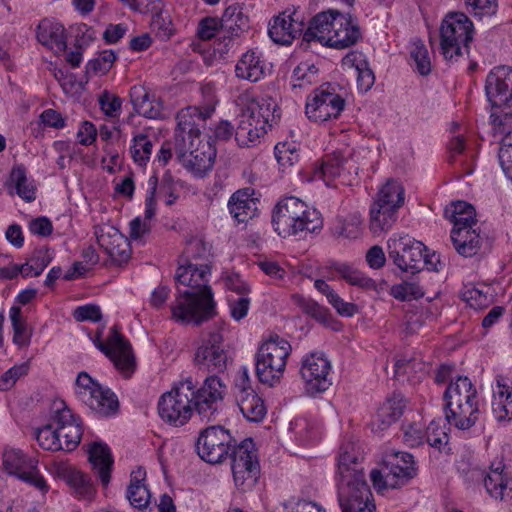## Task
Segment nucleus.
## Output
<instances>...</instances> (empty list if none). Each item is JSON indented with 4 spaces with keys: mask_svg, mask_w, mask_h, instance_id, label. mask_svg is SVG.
<instances>
[{
    "mask_svg": "<svg viewBox=\"0 0 512 512\" xmlns=\"http://www.w3.org/2000/svg\"><path fill=\"white\" fill-rule=\"evenodd\" d=\"M225 388V384L216 376L206 377L199 388H196L191 377H187L160 397L159 416L175 427L186 424L193 411L202 420L208 422L215 420L224 398Z\"/></svg>",
    "mask_w": 512,
    "mask_h": 512,
    "instance_id": "f257e3e1",
    "label": "nucleus"
},
{
    "mask_svg": "<svg viewBox=\"0 0 512 512\" xmlns=\"http://www.w3.org/2000/svg\"><path fill=\"white\" fill-rule=\"evenodd\" d=\"M210 270L208 263L179 265L175 279L189 289L180 291L171 307L175 320L200 325L215 315L213 292L209 286Z\"/></svg>",
    "mask_w": 512,
    "mask_h": 512,
    "instance_id": "f03ea898",
    "label": "nucleus"
},
{
    "mask_svg": "<svg viewBox=\"0 0 512 512\" xmlns=\"http://www.w3.org/2000/svg\"><path fill=\"white\" fill-rule=\"evenodd\" d=\"M214 111L213 106H189L177 114L178 124L174 137L176 156L187 170L196 175L204 174L213 165L215 152L211 151L210 141L209 151L200 148V136L201 131L205 129L206 120Z\"/></svg>",
    "mask_w": 512,
    "mask_h": 512,
    "instance_id": "7ed1b4c3",
    "label": "nucleus"
},
{
    "mask_svg": "<svg viewBox=\"0 0 512 512\" xmlns=\"http://www.w3.org/2000/svg\"><path fill=\"white\" fill-rule=\"evenodd\" d=\"M272 225L281 237L313 233L320 230L323 221L320 213L296 197H286L278 202L272 214Z\"/></svg>",
    "mask_w": 512,
    "mask_h": 512,
    "instance_id": "20e7f679",
    "label": "nucleus"
},
{
    "mask_svg": "<svg viewBox=\"0 0 512 512\" xmlns=\"http://www.w3.org/2000/svg\"><path fill=\"white\" fill-rule=\"evenodd\" d=\"M445 418L458 430H469L479 419L477 390L471 380L459 376L444 392Z\"/></svg>",
    "mask_w": 512,
    "mask_h": 512,
    "instance_id": "39448f33",
    "label": "nucleus"
},
{
    "mask_svg": "<svg viewBox=\"0 0 512 512\" xmlns=\"http://www.w3.org/2000/svg\"><path fill=\"white\" fill-rule=\"evenodd\" d=\"M291 353L290 343L279 336L264 342L256 354V374L263 384L273 386L282 378L287 357Z\"/></svg>",
    "mask_w": 512,
    "mask_h": 512,
    "instance_id": "423d86ee",
    "label": "nucleus"
},
{
    "mask_svg": "<svg viewBox=\"0 0 512 512\" xmlns=\"http://www.w3.org/2000/svg\"><path fill=\"white\" fill-rule=\"evenodd\" d=\"M416 473L415 461L410 453L392 452L384 457L381 469L371 471L370 477L373 486L381 491L404 486Z\"/></svg>",
    "mask_w": 512,
    "mask_h": 512,
    "instance_id": "0eeeda50",
    "label": "nucleus"
},
{
    "mask_svg": "<svg viewBox=\"0 0 512 512\" xmlns=\"http://www.w3.org/2000/svg\"><path fill=\"white\" fill-rule=\"evenodd\" d=\"M473 24L463 13H452L445 17L440 28V47L446 60L461 55V45L468 47L472 41Z\"/></svg>",
    "mask_w": 512,
    "mask_h": 512,
    "instance_id": "6e6552de",
    "label": "nucleus"
},
{
    "mask_svg": "<svg viewBox=\"0 0 512 512\" xmlns=\"http://www.w3.org/2000/svg\"><path fill=\"white\" fill-rule=\"evenodd\" d=\"M344 107L342 96L336 93L330 83H325L307 98L305 113L310 120L322 123L338 118Z\"/></svg>",
    "mask_w": 512,
    "mask_h": 512,
    "instance_id": "1a4fd4ad",
    "label": "nucleus"
},
{
    "mask_svg": "<svg viewBox=\"0 0 512 512\" xmlns=\"http://www.w3.org/2000/svg\"><path fill=\"white\" fill-rule=\"evenodd\" d=\"M253 447V441L246 439L234 446L230 454L235 485L243 491L254 486L260 475V465Z\"/></svg>",
    "mask_w": 512,
    "mask_h": 512,
    "instance_id": "9d476101",
    "label": "nucleus"
},
{
    "mask_svg": "<svg viewBox=\"0 0 512 512\" xmlns=\"http://www.w3.org/2000/svg\"><path fill=\"white\" fill-rule=\"evenodd\" d=\"M236 445L228 430L221 426H211L204 429L197 440L198 455L206 462L216 464L232 453Z\"/></svg>",
    "mask_w": 512,
    "mask_h": 512,
    "instance_id": "9b49d317",
    "label": "nucleus"
},
{
    "mask_svg": "<svg viewBox=\"0 0 512 512\" xmlns=\"http://www.w3.org/2000/svg\"><path fill=\"white\" fill-rule=\"evenodd\" d=\"M338 501L342 512H375L376 505L365 478L338 480Z\"/></svg>",
    "mask_w": 512,
    "mask_h": 512,
    "instance_id": "f8f14e48",
    "label": "nucleus"
},
{
    "mask_svg": "<svg viewBox=\"0 0 512 512\" xmlns=\"http://www.w3.org/2000/svg\"><path fill=\"white\" fill-rule=\"evenodd\" d=\"M234 386L235 400L243 416L250 422H261L267 414V407L263 398L252 388L246 367L238 371Z\"/></svg>",
    "mask_w": 512,
    "mask_h": 512,
    "instance_id": "ddd939ff",
    "label": "nucleus"
},
{
    "mask_svg": "<svg viewBox=\"0 0 512 512\" xmlns=\"http://www.w3.org/2000/svg\"><path fill=\"white\" fill-rule=\"evenodd\" d=\"M426 246L407 236L388 241V256L403 272L415 274L423 269Z\"/></svg>",
    "mask_w": 512,
    "mask_h": 512,
    "instance_id": "4468645a",
    "label": "nucleus"
},
{
    "mask_svg": "<svg viewBox=\"0 0 512 512\" xmlns=\"http://www.w3.org/2000/svg\"><path fill=\"white\" fill-rule=\"evenodd\" d=\"M37 465L38 461L35 458L27 456L20 450L10 449L3 454V467L8 474L46 492L48 485L40 475Z\"/></svg>",
    "mask_w": 512,
    "mask_h": 512,
    "instance_id": "2eb2a0df",
    "label": "nucleus"
},
{
    "mask_svg": "<svg viewBox=\"0 0 512 512\" xmlns=\"http://www.w3.org/2000/svg\"><path fill=\"white\" fill-rule=\"evenodd\" d=\"M223 337L219 332H213L204 339L195 353L194 362L199 370L212 373V376L222 373L227 368V353L222 347Z\"/></svg>",
    "mask_w": 512,
    "mask_h": 512,
    "instance_id": "dca6fc26",
    "label": "nucleus"
},
{
    "mask_svg": "<svg viewBox=\"0 0 512 512\" xmlns=\"http://www.w3.org/2000/svg\"><path fill=\"white\" fill-rule=\"evenodd\" d=\"M101 332L97 333L95 341L96 347L109 357L116 368L127 375L131 374L135 367V358L132 347L119 332L117 326H113L110 330L107 343L100 340Z\"/></svg>",
    "mask_w": 512,
    "mask_h": 512,
    "instance_id": "f3484780",
    "label": "nucleus"
},
{
    "mask_svg": "<svg viewBox=\"0 0 512 512\" xmlns=\"http://www.w3.org/2000/svg\"><path fill=\"white\" fill-rule=\"evenodd\" d=\"M305 27V18L298 9H286L269 22L268 34L274 43L289 45L303 36Z\"/></svg>",
    "mask_w": 512,
    "mask_h": 512,
    "instance_id": "a211bd4d",
    "label": "nucleus"
},
{
    "mask_svg": "<svg viewBox=\"0 0 512 512\" xmlns=\"http://www.w3.org/2000/svg\"><path fill=\"white\" fill-rule=\"evenodd\" d=\"M330 370V361L322 353H311L303 359L300 373L308 394L314 395L329 389L332 385Z\"/></svg>",
    "mask_w": 512,
    "mask_h": 512,
    "instance_id": "6ab92c4d",
    "label": "nucleus"
},
{
    "mask_svg": "<svg viewBox=\"0 0 512 512\" xmlns=\"http://www.w3.org/2000/svg\"><path fill=\"white\" fill-rule=\"evenodd\" d=\"M358 169L352 149L346 148L327 154L320 167L315 170L314 178H321L327 184L337 177L350 181L352 175H357Z\"/></svg>",
    "mask_w": 512,
    "mask_h": 512,
    "instance_id": "aec40b11",
    "label": "nucleus"
},
{
    "mask_svg": "<svg viewBox=\"0 0 512 512\" xmlns=\"http://www.w3.org/2000/svg\"><path fill=\"white\" fill-rule=\"evenodd\" d=\"M51 421L54 422L58 436L62 440L63 450H75L83 434L79 417H76L64 402H60L51 416Z\"/></svg>",
    "mask_w": 512,
    "mask_h": 512,
    "instance_id": "412c9836",
    "label": "nucleus"
},
{
    "mask_svg": "<svg viewBox=\"0 0 512 512\" xmlns=\"http://www.w3.org/2000/svg\"><path fill=\"white\" fill-rule=\"evenodd\" d=\"M94 229L98 245L115 264L121 265L130 259V243L117 228L111 225H102L95 226Z\"/></svg>",
    "mask_w": 512,
    "mask_h": 512,
    "instance_id": "4be33fe9",
    "label": "nucleus"
},
{
    "mask_svg": "<svg viewBox=\"0 0 512 512\" xmlns=\"http://www.w3.org/2000/svg\"><path fill=\"white\" fill-rule=\"evenodd\" d=\"M485 91L492 107H501L512 99V69L508 66L494 68L487 76Z\"/></svg>",
    "mask_w": 512,
    "mask_h": 512,
    "instance_id": "5701e85b",
    "label": "nucleus"
},
{
    "mask_svg": "<svg viewBox=\"0 0 512 512\" xmlns=\"http://www.w3.org/2000/svg\"><path fill=\"white\" fill-rule=\"evenodd\" d=\"M363 459V450L359 444L355 442L344 443L340 448L338 459L339 480L365 478L362 466Z\"/></svg>",
    "mask_w": 512,
    "mask_h": 512,
    "instance_id": "b1692460",
    "label": "nucleus"
},
{
    "mask_svg": "<svg viewBox=\"0 0 512 512\" xmlns=\"http://www.w3.org/2000/svg\"><path fill=\"white\" fill-rule=\"evenodd\" d=\"M361 38L359 26L350 15L336 12L329 47L345 49L358 42Z\"/></svg>",
    "mask_w": 512,
    "mask_h": 512,
    "instance_id": "393cba45",
    "label": "nucleus"
},
{
    "mask_svg": "<svg viewBox=\"0 0 512 512\" xmlns=\"http://www.w3.org/2000/svg\"><path fill=\"white\" fill-rule=\"evenodd\" d=\"M267 133L265 121L256 118L252 110L245 108L239 115L235 140L241 147H248Z\"/></svg>",
    "mask_w": 512,
    "mask_h": 512,
    "instance_id": "a878e982",
    "label": "nucleus"
},
{
    "mask_svg": "<svg viewBox=\"0 0 512 512\" xmlns=\"http://www.w3.org/2000/svg\"><path fill=\"white\" fill-rule=\"evenodd\" d=\"M254 196V189L243 188L235 191L229 201L228 209L237 223H247L257 214V199Z\"/></svg>",
    "mask_w": 512,
    "mask_h": 512,
    "instance_id": "bb28decb",
    "label": "nucleus"
},
{
    "mask_svg": "<svg viewBox=\"0 0 512 512\" xmlns=\"http://www.w3.org/2000/svg\"><path fill=\"white\" fill-rule=\"evenodd\" d=\"M404 408L403 396L394 393L377 410L371 422L372 430L374 432L385 431L402 416Z\"/></svg>",
    "mask_w": 512,
    "mask_h": 512,
    "instance_id": "cd10ccee",
    "label": "nucleus"
},
{
    "mask_svg": "<svg viewBox=\"0 0 512 512\" xmlns=\"http://www.w3.org/2000/svg\"><path fill=\"white\" fill-rule=\"evenodd\" d=\"M88 454L93 471L98 475L102 485L107 487L114 463L110 448L102 442H94L89 445Z\"/></svg>",
    "mask_w": 512,
    "mask_h": 512,
    "instance_id": "c85d7f7f",
    "label": "nucleus"
},
{
    "mask_svg": "<svg viewBox=\"0 0 512 512\" xmlns=\"http://www.w3.org/2000/svg\"><path fill=\"white\" fill-rule=\"evenodd\" d=\"M336 12L337 11H328L315 15L309 21L307 28L304 29L303 40L306 42L318 41L328 46L333 31Z\"/></svg>",
    "mask_w": 512,
    "mask_h": 512,
    "instance_id": "c756f323",
    "label": "nucleus"
},
{
    "mask_svg": "<svg viewBox=\"0 0 512 512\" xmlns=\"http://www.w3.org/2000/svg\"><path fill=\"white\" fill-rule=\"evenodd\" d=\"M503 470L501 463L495 468L491 466L490 472L484 478V486L491 497L508 501L512 499V479Z\"/></svg>",
    "mask_w": 512,
    "mask_h": 512,
    "instance_id": "7c9ffc66",
    "label": "nucleus"
},
{
    "mask_svg": "<svg viewBox=\"0 0 512 512\" xmlns=\"http://www.w3.org/2000/svg\"><path fill=\"white\" fill-rule=\"evenodd\" d=\"M38 41L56 54L66 51L67 43L64 27L48 19H43L37 26Z\"/></svg>",
    "mask_w": 512,
    "mask_h": 512,
    "instance_id": "2f4dec72",
    "label": "nucleus"
},
{
    "mask_svg": "<svg viewBox=\"0 0 512 512\" xmlns=\"http://www.w3.org/2000/svg\"><path fill=\"white\" fill-rule=\"evenodd\" d=\"M83 394V403L101 415L109 416L116 413L119 408L118 399L109 388L99 385L90 394Z\"/></svg>",
    "mask_w": 512,
    "mask_h": 512,
    "instance_id": "473e14b6",
    "label": "nucleus"
},
{
    "mask_svg": "<svg viewBox=\"0 0 512 512\" xmlns=\"http://www.w3.org/2000/svg\"><path fill=\"white\" fill-rule=\"evenodd\" d=\"M492 414L498 421L512 419V387L503 376H497L493 391Z\"/></svg>",
    "mask_w": 512,
    "mask_h": 512,
    "instance_id": "72a5a7b5",
    "label": "nucleus"
},
{
    "mask_svg": "<svg viewBox=\"0 0 512 512\" xmlns=\"http://www.w3.org/2000/svg\"><path fill=\"white\" fill-rule=\"evenodd\" d=\"M130 101L135 112L146 118L156 119L162 114L161 103L152 99L145 87L135 85L130 89Z\"/></svg>",
    "mask_w": 512,
    "mask_h": 512,
    "instance_id": "f704fd0d",
    "label": "nucleus"
},
{
    "mask_svg": "<svg viewBox=\"0 0 512 512\" xmlns=\"http://www.w3.org/2000/svg\"><path fill=\"white\" fill-rule=\"evenodd\" d=\"M220 23V32L223 38L232 39L238 37L240 33L245 31L248 25V17L244 15L239 6H229L225 9Z\"/></svg>",
    "mask_w": 512,
    "mask_h": 512,
    "instance_id": "c9c22d12",
    "label": "nucleus"
},
{
    "mask_svg": "<svg viewBox=\"0 0 512 512\" xmlns=\"http://www.w3.org/2000/svg\"><path fill=\"white\" fill-rule=\"evenodd\" d=\"M451 240L456 251L464 257H472L480 249L481 238L479 233L473 228L452 229Z\"/></svg>",
    "mask_w": 512,
    "mask_h": 512,
    "instance_id": "e433bc0d",
    "label": "nucleus"
},
{
    "mask_svg": "<svg viewBox=\"0 0 512 512\" xmlns=\"http://www.w3.org/2000/svg\"><path fill=\"white\" fill-rule=\"evenodd\" d=\"M404 200L405 190L402 184L397 180L388 179L379 189L373 203L398 212L399 208L403 206Z\"/></svg>",
    "mask_w": 512,
    "mask_h": 512,
    "instance_id": "4c0bfd02",
    "label": "nucleus"
},
{
    "mask_svg": "<svg viewBox=\"0 0 512 512\" xmlns=\"http://www.w3.org/2000/svg\"><path fill=\"white\" fill-rule=\"evenodd\" d=\"M145 474V471L141 468L136 472H133L126 493V498L130 502L131 506L139 510L145 509L151 498L149 490L143 483Z\"/></svg>",
    "mask_w": 512,
    "mask_h": 512,
    "instance_id": "58836bf2",
    "label": "nucleus"
},
{
    "mask_svg": "<svg viewBox=\"0 0 512 512\" xmlns=\"http://www.w3.org/2000/svg\"><path fill=\"white\" fill-rule=\"evenodd\" d=\"M398 212L380 204L372 203L370 208L369 228L373 235L386 233L397 221Z\"/></svg>",
    "mask_w": 512,
    "mask_h": 512,
    "instance_id": "ea45409f",
    "label": "nucleus"
},
{
    "mask_svg": "<svg viewBox=\"0 0 512 512\" xmlns=\"http://www.w3.org/2000/svg\"><path fill=\"white\" fill-rule=\"evenodd\" d=\"M446 215L453 222V229L473 228L477 222L475 208L465 201L451 203L450 208L446 209Z\"/></svg>",
    "mask_w": 512,
    "mask_h": 512,
    "instance_id": "a19ab883",
    "label": "nucleus"
},
{
    "mask_svg": "<svg viewBox=\"0 0 512 512\" xmlns=\"http://www.w3.org/2000/svg\"><path fill=\"white\" fill-rule=\"evenodd\" d=\"M235 73L238 78L256 82L263 77L264 67L259 56L253 51H248L238 61Z\"/></svg>",
    "mask_w": 512,
    "mask_h": 512,
    "instance_id": "79ce46f5",
    "label": "nucleus"
},
{
    "mask_svg": "<svg viewBox=\"0 0 512 512\" xmlns=\"http://www.w3.org/2000/svg\"><path fill=\"white\" fill-rule=\"evenodd\" d=\"M66 481L79 499L89 502L93 500L96 488L90 476L80 470L71 469L67 472Z\"/></svg>",
    "mask_w": 512,
    "mask_h": 512,
    "instance_id": "37998d69",
    "label": "nucleus"
},
{
    "mask_svg": "<svg viewBox=\"0 0 512 512\" xmlns=\"http://www.w3.org/2000/svg\"><path fill=\"white\" fill-rule=\"evenodd\" d=\"M9 314L13 329V343L19 348L28 347L31 342L33 329L23 318L21 308L12 306Z\"/></svg>",
    "mask_w": 512,
    "mask_h": 512,
    "instance_id": "c03bdc74",
    "label": "nucleus"
},
{
    "mask_svg": "<svg viewBox=\"0 0 512 512\" xmlns=\"http://www.w3.org/2000/svg\"><path fill=\"white\" fill-rule=\"evenodd\" d=\"M211 246L202 238H192L183 251L182 264L208 263L210 265Z\"/></svg>",
    "mask_w": 512,
    "mask_h": 512,
    "instance_id": "a18cd8bd",
    "label": "nucleus"
},
{
    "mask_svg": "<svg viewBox=\"0 0 512 512\" xmlns=\"http://www.w3.org/2000/svg\"><path fill=\"white\" fill-rule=\"evenodd\" d=\"M329 269L336 272L342 279L351 285L371 288L374 286V281L366 277L362 272L357 270L353 265L343 262H332Z\"/></svg>",
    "mask_w": 512,
    "mask_h": 512,
    "instance_id": "49530a36",
    "label": "nucleus"
},
{
    "mask_svg": "<svg viewBox=\"0 0 512 512\" xmlns=\"http://www.w3.org/2000/svg\"><path fill=\"white\" fill-rule=\"evenodd\" d=\"M36 440L41 448L48 451L63 450V443L54 422L38 428L36 431Z\"/></svg>",
    "mask_w": 512,
    "mask_h": 512,
    "instance_id": "de8ad7c7",
    "label": "nucleus"
},
{
    "mask_svg": "<svg viewBox=\"0 0 512 512\" xmlns=\"http://www.w3.org/2000/svg\"><path fill=\"white\" fill-rule=\"evenodd\" d=\"M10 180L14 184L19 197L27 202H31L35 199V187L28 182L26 170L22 165L12 169Z\"/></svg>",
    "mask_w": 512,
    "mask_h": 512,
    "instance_id": "09e8293b",
    "label": "nucleus"
},
{
    "mask_svg": "<svg viewBox=\"0 0 512 512\" xmlns=\"http://www.w3.org/2000/svg\"><path fill=\"white\" fill-rule=\"evenodd\" d=\"M292 300L294 304L302 310L303 313L314 318L316 321L324 324L328 322L330 317L329 311L314 300L306 299L299 294L293 295Z\"/></svg>",
    "mask_w": 512,
    "mask_h": 512,
    "instance_id": "8fccbe9b",
    "label": "nucleus"
},
{
    "mask_svg": "<svg viewBox=\"0 0 512 512\" xmlns=\"http://www.w3.org/2000/svg\"><path fill=\"white\" fill-rule=\"evenodd\" d=\"M232 289L241 294L238 298H230L228 300L232 318L239 321L248 313L250 299L246 297L245 294L249 292V288L245 283H241L234 286Z\"/></svg>",
    "mask_w": 512,
    "mask_h": 512,
    "instance_id": "3c124183",
    "label": "nucleus"
},
{
    "mask_svg": "<svg viewBox=\"0 0 512 512\" xmlns=\"http://www.w3.org/2000/svg\"><path fill=\"white\" fill-rule=\"evenodd\" d=\"M318 69L307 62L300 63L292 74V87L305 88L317 82Z\"/></svg>",
    "mask_w": 512,
    "mask_h": 512,
    "instance_id": "603ef678",
    "label": "nucleus"
},
{
    "mask_svg": "<svg viewBox=\"0 0 512 512\" xmlns=\"http://www.w3.org/2000/svg\"><path fill=\"white\" fill-rule=\"evenodd\" d=\"M152 142L145 134H138L133 138L130 152L133 160L140 166L146 165L152 152Z\"/></svg>",
    "mask_w": 512,
    "mask_h": 512,
    "instance_id": "864d4df0",
    "label": "nucleus"
},
{
    "mask_svg": "<svg viewBox=\"0 0 512 512\" xmlns=\"http://www.w3.org/2000/svg\"><path fill=\"white\" fill-rule=\"evenodd\" d=\"M410 55L415 62L416 70L419 74L426 76L431 72L429 52L420 39L412 42Z\"/></svg>",
    "mask_w": 512,
    "mask_h": 512,
    "instance_id": "5fc2aeb1",
    "label": "nucleus"
},
{
    "mask_svg": "<svg viewBox=\"0 0 512 512\" xmlns=\"http://www.w3.org/2000/svg\"><path fill=\"white\" fill-rule=\"evenodd\" d=\"M390 294L397 300L409 301L424 296V291L416 282L403 281L395 284L390 289Z\"/></svg>",
    "mask_w": 512,
    "mask_h": 512,
    "instance_id": "6e6d98bb",
    "label": "nucleus"
},
{
    "mask_svg": "<svg viewBox=\"0 0 512 512\" xmlns=\"http://www.w3.org/2000/svg\"><path fill=\"white\" fill-rule=\"evenodd\" d=\"M274 152L279 165L284 169L293 167L299 161V153L293 143H278Z\"/></svg>",
    "mask_w": 512,
    "mask_h": 512,
    "instance_id": "4d7b16f0",
    "label": "nucleus"
},
{
    "mask_svg": "<svg viewBox=\"0 0 512 512\" xmlns=\"http://www.w3.org/2000/svg\"><path fill=\"white\" fill-rule=\"evenodd\" d=\"M253 111L256 118L265 121V127L271 126L270 122L274 120L276 104L270 99L262 98L260 101H252L246 107Z\"/></svg>",
    "mask_w": 512,
    "mask_h": 512,
    "instance_id": "13d9d810",
    "label": "nucleus"
},
{
    "mask_svg": "<svg viewBox=\"0 0 512 512\" xmlns=\"http://www.w3.org/2000/svg\"><path fill=\"white\" fill-rule=\"evenodd\" d=\"M355 67L358 72L357 86L359 91L367 92L371 89L375 82V76L365 59H354Z\"/></svg>",
    "mask_w": 512,
    "mask_h": 512,
    "instance_id": "bf43d9fd",
    "label": "nucleus"
},
{
    "mask_svg": "<svg viewBox=\"0 0 512 512\" xmlns=\"http://www.w3.org/2000/svg\"><path fill=\"white\" fill-rule=\"evenodd\" d=\"M101 110L108 117L115 118L120 114L122 100L116 94L104 90L98 99Z\"/></svg>",
    "mask_w": 512,
    "mask_h": 512,
    "instance_id": "052dcab7",
    "label": "nucleus"
},
{
    "mask_svg": "<svg viewBox=\"0 0 512 512\" xmlns=\"http://www.w3.org/2000/svg\"><path fill=\"white\" fill-rule=\"evenodd\" d=\"M116 60V55L112 50H106L99 54L98 57L90 60L86 65L87 72L105 74L112 67Z\"/></svg>",
    "mask_w": 512,
    "mask_h": 512,
    "instance_id": "680f3d73",
    "label": "nucleus"
},
{
    "mask_svg": "<svg viewBox=\"0 0 512 512\" xmlns=\"http://www.w3.org/2000/svg\"><path fill=\"white\" fill-rule=\"evenodd\" d=\"M177 186H181L179 181H175L173 176L166 172L159 185V194L166 198V204L172 205L178 199Z\"/></svg>",
    "mask_w": 512,
    "mask_h": 512,
    "instance_id": "e2e57ef3",
    "label": "nucleus"
},
{
    "mask_svg": "<svg viewBox=\"0 0 512 512\" xmlns=\"http://www.w3.org/2000/svg\"><path fill=\"white\" fill-rule=\"evenodd\" d=\"M439 451L448 443V435L435 422H431L425 431L424 442Z\"/></svg>",
    "mask_w": 512,
    "mask_h": 512,
    "instance_id": "0e129e2a",
    "label": "nucleus"
},
{
    "mask_svg": "<svg viewBox=\"0 0 512 512\" xmlns=\"http://www.w3.org/2000/svg\"><path fill=\"white\" fill-rule=\"evenodd\" d=\"M28 368V365L23 363L8 369L3 375L0 376V390H10L20 377L27 374Z\"/></svg>",
    "mask_w": 512,
    "mask_h": 512,
    "instance_id": "69168bd1",
    "label": "nucleus"
},
{
    "mask_svg": "<svg viewBox=\"0 0 512 512\" xmlns=\"http://www.w3.org/2000/svg\"><path fill=\"white\" fill-rule=\"evenodd\" d=\"M468 11L474 16L492 15L497 9V0H465Z\"/></svg>",
    "mask_w": 512,
    "mask_h": 512,
    "instance_id": "338daca9",
    "label": "nucleus"
},
{
    "mask_svg": "<svg viewBox=\"0 0 512 512\" xmlns=\"http://www.w3.org/2000/svg\"><path fill=\"white\" fill-rule=\"evenodd\" d=\"M73 317L78 322H98L102 319V313L99 306L94 304H87L77 307L73 312Z\"/></svg>",
    "mask_w": 512,
    "mask_h": 512,
    "instance_id": "774afa93",
    "label": "nucleus"
}]
</instances>
